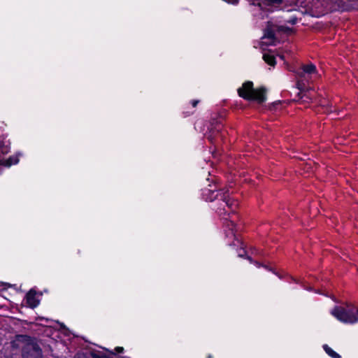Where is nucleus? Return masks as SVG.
Segmentation results:
<instances>
[{
    "label": "nucleus",
    "instance_id": "f257e3e1",
    "mask_svg": "<svg viewBox=\"0 0 358 358\" xmlns=\"http://www.w3.org/2000/svg\"><path fill=\"white\" fill-rule=\"evenodd\" d=\"M202 196L207 201H217V203L213 204V208L220 217L225 216L227 215V210L225 209L226 207L232 208L233 206L236 205V201L231 199L229 189H219L212 190L210 189H206L203 190ZM223 219L229 220L231 224H236V220H231V215H230V214H228L226 217H223Z\"/></svg>",
    "mask_w": 358,
    "mask_h": 358
},
{
    "label": "nucleus",
    "instance_id": "f03ea898",
    "mask_svg": "<svg viewBox=\"0 0 358 358\" xmlns=\"http://www.w3.org/2000/svg\"><path fill=\"white\" fill-rule=\"evenodd\" d=\"M237 92L240 97L246 101H256L260 104L266 101V88L262 86L255 89L253 83L250 80L244 82Z\"/></svg>",
    "mask_w": 358,
    "mask_h": 358
},
{
    "label": "nucleus",
    "instance_id": "7ed1b4c3",
    "mask_svg": "<svg viewBox=\"0 0 358 358\" xmlns=\"http://www.w3.org/2000/svg\"><path fill=\"white\" fill-rule=\"evenodd\" d=\"M331 313L343 323L355 324L358 322V308L354 306H336L331 310Z\"/></svg>",
    "mask_w": 358,
    "mask_h": 358
},
{
    "label": "nucleus",
    "instance_id": "20e7f679",
    "mask_svg": "<svg viewBox=\"0 0 358 358\" xmlns=\"http://www.w3.org/2000/svg\"><path fill=\"white\" fill-rule=\"evenodd\" d=\"M224 117L222 115H216V117H211L210 125L208 127V134L206 135L207 139L211 143H214L217 136L221 138L224 137L223 127H224Z\"/></svg>",
    "mask_w": 358,
    "mask_h": 358
},
{
    "label": "nucleus",
    "instance_id": "39448f33",
    "mask_svg": "<svg viewBox=\"0 0 358 358\" xmlns=\"http://www.w3.org/2000/svg\"><path fill=\"white\" fill-rule=\"evenodd\" d=\"M24 358H41L42 352L36 344L28 345L23 350Z\"/></svg>",
    "mask_w": 358,
    "mask_h": 358
},
{
    "label": "nucleus",
    "instance_id": "423d86ee",
    "mask_svg": "<svg viewBox=\"0 0 358 358\" xmlns=\"http://www.w3.org/2000/svg\"><path fill=\"white\" fill-rule=\"evenodd\" d=\"M21 155L17 153L15 155L10 156L6 159H1L0 165L6 167H10L12 165L17 164L20 161V156Z\"/></svg>",
    "mask_w": 358,
    "mask_h": 358
},
{
    "label": "nucleus",
    "instance_id": "0eeeda50",
    "mask_svg": "<svg viewBox=\"0 0 358 358\" xmlns=\"http://www.w3.org/2000/svg\"><path fill=\"white\" fill-rule=\"evenodd\" d=\"M283 2V0H261L256 5L264 10L266 7L279 6Z\"/></svg>",
    "mask_w": 358,
    "mask_h": 358
},
{
    "label": "nucleus",
    "instance_id": "6e6552de",
    "mask_svg": "<svg viewBox=\"0 0 358 358\" xmlns=\"http://www.w3.org/2000/svg\"><path fill=\"white\" fill-rule=\"evenodd\" d=\"M301 71V72L299 73V76H303L304 74L312 75L317 73L316 66L313 63L303 65Z\"/></svg>",
    "mask_w": 358,
    "mask_h": 358
},
{
    "label": "nucleus",
    "instance_id": "1a4fd4ad",
    "mask_svg": "<svg viewBox=\"0 0 358 358\" xmlns=\"http://www.w3.org/2000/svg\"><path fill=\"white\" fill-rule=\"evenodd\" d=\"M26 299L29 306L32 308H36L39 303V301L36 298V292L32 289L27 294Z\"/></svg>",
    "mask_w": 358,
    "mask_h": 358
},
{
    "label": "nucleus",
    "instance_id": "9d476101",
    "mask_svg": "<svg viewBox=\"0 0 358 358\" xmlns=\"http://www.w3.org/2000/svg\"><path fill=\"white\" fill-rule=\"evenodd\" d=\"M264 61L271 66H275L276 64V59L275 56L270 53H264L263 55Z\"/></svg>",
    "mask_w": 358,
    "mask_h": 358
},
{
    "label": "nucleus",
    "instance_id": "9b49d317",
    "mask_svg": "<svg viewBox=\"0 0 358 358\" xmlns=\"http://www.w3.org/2000/svg\"><path fill=\"white\" fill-rule=\"evenodd\" d=\"M323 349L325 351V352L331 358H341V356L334 351L330 347H329L327 345H323Z\"/></svg>",
    "mask_w": 358,
    "mask_h": 358
},
{
    "label": "nucleus",
    "instance_id": "f8f14e48",
    "mask_svg": "<svg viewBox=\"0 0 358 358\" xmlns=\"http://www.w3.org/2000/svg\"><path fill=\"white\" fill-rule=\"evenodd\" d=\"M90 355H91V357H92V358H110V356L106 355L103 352H102V351L96 352L92 348H91Z\"/></svg>",
    "mask_w": 358,
    "mask_h": 358
},
{
    "label": "nucleus",
    "instance_id": "ddd939ff",
    "mask_svg": "<svg viewBox=\"0 0 358 358\" xmlns=\"http://www.w3.org/2000/svg\"><path fill=\"white\" fill-rule=\"evenodd\" d=\"M264 37L271 40L275 38V34L272 29H266L264 33Z\"/></svg>",
    "mask_w": 358,
    "mask_h": 358
},
{
    "label": "nucleus",
    "instance_id": "4468645a",
    "mask_svg": "<svg viewBox=\"0 0 358 358\" xmlns=\"http://www.w3.org/2000/svg\"><path fill=\"white\" fill-rule=\"evenodd\" d=\"M297 88L302 92L305 89V85L304 83H301L300 81H298L296 83Z\"/></svg>",
    "mask_w": 358,
    "mask_h": 358
},
{
    "label": "nucleus",
    "instance_id": "2eb2a0df",
    "mask_svg": "<svg viewBox=\"0 0 358 358\" xmlns=\"http://www.w3.org/2000/svg\"><path fill=\"white\" fill-rule=\"evenodd\" d=\"M297 22H298V19L296 17H291L288 20V22L290 23L291 24H295L297 23Z\"/></svg>",
    "mask_w": 358,
    "mask_h": 358
},
{
    "label": "nucleus",
    "instance_id": "dca6fc26",
    "mask_svg": "<svg viewBox=\"0 0 358 358\" xmlns=\"http://www.w3.org/2000/svg\"><path fill=\"white\" fill-rule=\"evenodd\" d=\"M200 102L199 100L197 99H193L190 101V103L193 108H196L198 105V103Z\"/></svg>",
    "mask_w": 358,
    "mask_h": 358
},
{
    "label": "nucleus",
    "instance_id": "f3484780",
    "mask_svg": "<svg viewBox=\"0 0 358 358\" xmlns=\"http://www.w3.org/2000/svg\"><path fill=\"white\" fill-rule=\"evenodd\" d=\"M194 113V111H187V112H183V117H188V116H190L192 115H193Z\"/></svg>",
    "mask_w": 358,
    "mask_h": 358
},
{
    "label": "nucleus",
    "instance_id": "a211bd4d",
    "mask_svg": "<svg viewBox=\"0 0 358 358\" xmlns=\"http://www.w3.org/2000/svg\"><path fill=\"white\" fill-rule=\"evenodd\" d=\"M115 350L116 352L120 353V352H123L124 349L122 347H117V348H115Z\"/></svg>",
    "mask_w": 358,
    "mask_h": 358
},
{
    "label": "nucleus",
    "instance_id": "6ab92c4d",
    "mask_svg": "<svg viewBox=\"0 0 358 358\" xmlns=\"http://www.w3.org/2000/svg\"><path fill=\"white\" fill-rule=\"evenodd\" d=\"M254 264H255V266L257 267H260L262 266V264H260L259 262H255ZM262 266H264V268H267V266H264V265H262Z\"/></svg>",
    "mask_w": 358,
    "mask_h": 358
},
{
    "label": "nucleus",
    "instance_id": "aec40b11",
    "mask_svg": "<svg viewBox=\"0 0 358 358\" xmlns=\"http://www.w3.org/2000/svg\"><path fill=\"white\" fill-rule=\"evenodd\" d=\"M245 251H244V250H243V252H240L238 253V256H239L240 257H244V255H245Z\"/></svg>",
    "mask_w": 358,
    "mask_h": 358
},
{
    "label": "nucleus",
    "instance_id": "412c9836",
    "mask_svg": "<svg viewBox=\"0 0 358 358\" xmlns=\"http://www.w3.org/2000/svg\"><path fill=\"white\" fill-rule=\"evenodd\" d=\"M248 259L251 263H253V261L252 260V259H251L250 257H248Z\"/></svg>",
    "mask_w": 358,
    "mask_h": 358
},
{
    "label": "nucleus",
    "instance_id": "4be33fe9",
    "mask_svg": "<svg viewBox=\"0 0 358 358\" xmlns=\"http://www.w3.org/2000/svg\"><path fill=\"white\" fill-rule=\"evenodd\" d=\"M80 355L79 354H78V355H76V358H80Z\"/></svg>",
    "mask_w": 358,
    "mask_h": 358
},
{
    "label": "nucleus",
    "instance_id": "5701e85b",
    "mask_svg": "<svg viewBox=\"0 0 358 358\" xmlns=\"http://www.w3.org/2000/svg\"><path fill=\"white\" fill-rule=\"evenodd\" d=\"M123 358H126V357H123Z\"/></svg>",
    "mask_w": 358,
    "mask_h": 358
}]
</instances>
